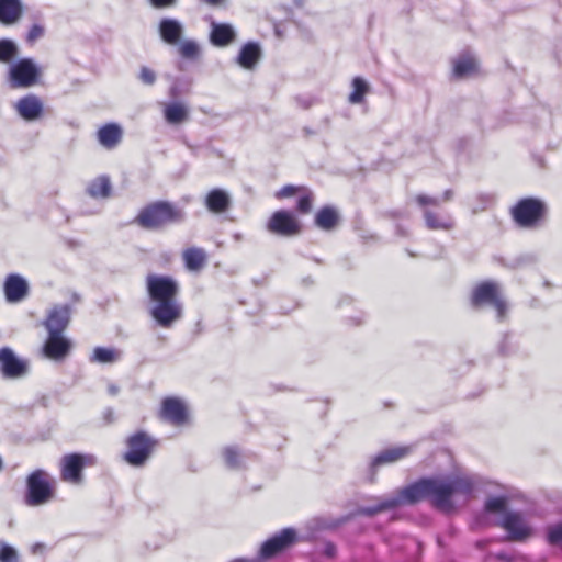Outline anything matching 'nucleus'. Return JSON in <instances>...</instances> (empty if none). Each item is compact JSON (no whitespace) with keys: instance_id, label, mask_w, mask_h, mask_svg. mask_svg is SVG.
I'll use <instances>...</instances> for the list:
<instances>
[{"instance_id":"obj_26","label":"nucleus","mask_w":562,"mask_h":562,"mask_svg":"<svg viewBox=\"0 0 562 562\" xmlns=\"http://www.w3.org/2000/svg\"><path fill=\"white\" fill-rule=\"evenodd\" d=\"M182 24L178 20L166 18L160 21L159 33L166 43L171 45L177 44L182 35Z\"/></svg>"},{"instance_id":"obj_45","label":"nucleus","mask_w":562,"mask_h":562,"mask_svg":"<svg viewBox=\"0 0 562 562\" xmlns=\"http://www.w3.org/2000/svg\"><path fill=\"white\" fill-rule=\"evenodd\" d=\"M43 34H44V29L41 25L35 24L29 31L26 40L30 43H33L34 41H36L37 38L43 36Z\"/></svg>"},{"instance_id":"obj_15","label":"nucleus","mask_w":562,"mask_h":562,"mask_svg":"<svg viewBox=\"0 0 562 562\" xmlns=\"http://www.w3.org/2000/svg\"><path fill=\"white\" fill-rule=\"evenodd\" d=\"M3 291L7 302L19 303L29 294V283L20 274H9L3 283Z\"/></svg>"},{"instance_id":"obj_5","label":"nucleus","mask_w":562,"mask_h":562,"mask_svg":"<svg viewBox=\"0 0 562 562\" xmlns=\"http://www.w3.org/2000/svg\"><path fill=\"white\" fill-rule=\"evenodd\" d=\"M26 487V504L38 506L53 498L55 482L45 471L36 470L29 475Z\"/></svg>"},{"instance_id":"obj_13","label":"nucleus","mask_w":562,"mask_h":562,"mask_svg":"<svg viewBox=\"0 0 562 562\" xmlns=\"http://www.w3.org/2000/svg\"><path fill=\"white\" fill-rule=\"evenodd\" d=\"M413 452V446L386 448L375 454L370 462V481L373 482L378 470L386 464L395 463Z\"/></svg>"},{"instance_id":"obj_10","label":"nucleus","mask_w":562,"mask_h":562,"mask_svg":"<svg viewBox=\"0 0 562 562\" xmlns=\"http://www.w3.org/2000/svg\"><path fill=\"white\" fill-rule=\"evenodd\" d=\"M296 541V531L293 528H284L271 538L267 539L260 547L259 557L271 559L290 548Z\"/></svg>"},{"instance_id":"obj_37","label":"nucleus","mask_w":562,"mask_h":562,"mask_svg":"<svg viewBox=\"0 0 562 562\" xmlns=\"http://www.w3.org/2000/svg\"><path fill=\"white\" fill-rule=\"evenodd\" d=\"M179 54L186 59H195L200 55V47L193 40H187L180 43L178 47Z\"/></svg>"},{"instance_id":"obj_27","label":"nucleus","mask_w":562,"mask_h":562,"mask_svg":"<svg viewBox=\"0 0 562 562\" xmlns=\"http://www.w3.org/2000/svg\"><path fill=\"white\" fill-rule=\"evenodd\" d=\"M374 499L375 504L369 506H360L357 509V513L366 517H373L382 512L397 508V503L394 501L392 494L382 497H375Z\"/></svg>"},{"instance_id":"obj_34","label":"nucleus","mask_w":562,"mask_h":562,"mask_svg":"<svg viewBox=\"0 0 562 562\" xmlns=\"http://www.w3.org/2000/svg\"><path fill=\"white\" fill-rule=\"evenodd\" d=\"M122 352L115 348L97 347L93 349L91 361L113 363L121 359Z\"/></svg>"},{"instance_id":"obj_17","label":"nucleus","mask_w":562,"mask_h":562,"mask_svg":"<svg viewBox=\"0 0 562 562\" xmlns=\"http://www.w3.org/2000/svg\"><path fill=\"white\" fill-rule=\"evenodd\" d=\"M206 210L213 214H222L227 212L232 206L231 194L221 188L212 189L204 198Z\"/></svg>"},{"instance_id":"obj_41","label":"nucleus","mask_w":562,"mask_h":562,"mask_svg":"<svg viewBox=\"0 0 562 562\" xmlns=\"http://www.w3.org/2000/svg\"><path fill=\"white\" fill-rule=\"evenodd\" d=\"M547 539L550 544L562 546V522L548 528Z\"/></svg>"},{"instance_id":"obj_16","label":"nucleus","mask_w":562,"mask_h":562,"mask_svg":"<svg viewBox=\"0 0 562 562\" xmlns=\"http://www.w3.org/2000/svg\"><path fill=\"white\" fill-rule=\"evenodd\" d=\"M502 527L508 532L509 538L516 541L525 540L531 533V529L526 524L522 516L514 512L505 514Z\"/></svg>"},{"instance_id":"obj_43","label":"nucleus","mask_w":562,"mask_h":562,"mask_svg":"<svg viewBox=\"0 0 562 562\" xmlns=\"http://www.w3.org/2000/svg\"><path fill=\"white\" fill-rule=\"evenodd\" d=\"M138 79L146 86H153L156 82V72L147 66H142L139 69Z\"/></svg>"},{"instance_id":"obj_23","label":"nucleus","mask_w":562,"mask_h":562,"mask_svg":"<svg viewBox=\"0 0 562 562\" xmlns=\"http://www.w3.org/2000/svg\"><path fill=\"white\" fill-rule=\"evenodd\" d=\"M210 41L214 46L224 47L235 40V30L231 24L212 22Z\"/></svg>"},{"instance_id":"obj_31","label":"nucleus","mask_w":562,"mask_h":562,"mask_svg":"<svg viewBox=\"0 0 562 562\" xmlns=\"http://www.w3.org/2000/svg\"><path fill=\"white\" fill-rule=\"evenodd\" d=\"M338 213L333 206H324L315 214V225L323 231H331L338 223Z\"/></svg>"},{"instance_id":"obj_22","label":"nucleus","mask_w":562,"mask_h":562,"mask_svg":"<svg viewBox=\"0 0 562 562\" xmlns=\"http://www.w3.org/2000/svg\"><path fill=\"white\" fill-rule=\"evenodd\" d=\"M68 341L61 335H50L43 346V353L45 357L59 360L63 359L68 351Z\"/></svg>"},{"instance_id":"obj_25","label":"nucleus","mask_w":562,"mask_h":562,"mask_svg":"<svg viewBox=\"0 0 562 562\" xmlns=\"http://www.w3.org/2000/svg\"><path fill=\"white\" fill-rule=\"evenodd\" d=\"M182 259L187 270L198 272L206 265L207 255L203 248L189 247L183 250Z\"/></svg>"},{"instance_id":"obj_32","label":"nucleus","mask_w":562,"mask_h":562,"mask_svg":"<svg viewBox=\"0 0 562 562\" xmlns=\"http://www.w3.org/2000/svg\"><path fill=\"white\" fill-rule=\"evenodd\" d=\"M20 0H0V21L4 24L14 23L21 15Z\"/></svg>"},{"instance_id":"obj_19","label":"nucleus","mask_w":562,"mask_h":562,"mask_svg":"<svg viewBox=\"0 0 562 562\" xmlns=\"http://www.w3.org/2000/svg\"><path fill=\"white\" fill-rule=\"evenodd\" d=\"M161 415L164 419L172 425H181L187 418L184 405L180 400L175 397H168L162 401Z\"/></svg>"},{"instance_id":"obj_47","label":"nucleus","mask_w":562,"mask_h":562,"mask_svg":"<svg viewBox=\"0 0 562 562\" xmlns=\"http://www.w3.org/2000/svg\"><path fill=\"white\" fill-rule=\"evenodd\" d=\"M154 8H168L176 4L177 0H149Z\"/></svg>"},{"instance_id":"obj_2","label":"nucleus","mask_w":562,"mask_h":562,"mask_svg":"<svg viewBox=\"0 0 562 562\" xmlns=\"http://www.w3.org/2000/svg\"><path fill=\"white\" fill-rule=\"evenodd\" d=\"M427 479L430 504L447 513L453 510L459 503L468 502L484 484L483 477L476 474H452Z\"/></svg>"},{"instance_id":"obj_56","label":"nucleus","mask_w":562,"mask_h":562,"mask_svg":"<svg viewBox=\"0 0 562 562\" xmlns=\"http://www.w3.org/2000/svg\"><path fill=\"white\" fill-rule=\"evenodd\" d=\"M2 468H3V460H2V458L0 457V471L2 470Z\"/></svg>"},{"instance_id":"obj_1","label":"nucleus","mask_w":562,"mask_h":562,"mask_svg":"<svg viewBox=\"0 0 562 562\" xmlns=\"http://www.w3.org/2000/svg\"><path fill=\"white\" fill-rule=\"evenodd\" d=\"M146 291L153 302L148 313L156 325L171 328L183 314L182 304L177 299L178 282L169 276L150 273L146 277Z\"/></svg>"},{"instance_id":"obj_52","label":"nucleus","mask_w":562,"mask_h":562,"mask_svg":"<svg viewBox=\"0 0 562 562\" xmlns=\"http://www.w3.org/2000/svg\"><path fill=\"white\" fill-rule=\"evenodd\" d=\"M452 194H453V192H452L451 190H449V189H448V190H446V191L443 192V194H442V199H441V200L439 199V201H440V202H441V201H449V200L452 198Z\"/></svg>"},{"instance_id":"obj_55","label":"nucleus","mask_w":562,"mask_h":562,"mask_svg":"<svg viewBox=\"0 0 562 562\" xmlns=\"http://www.w3.org/2000/svg\"><path fill=\"white\" fill-rule=\"evenodd\" d=\"M234 238H235L236 240L241 239V234H239V233L235 234V235H234Z\"/></svg>"},{"instance_id":"obj_4","label":"nucleus","mask_w":562,"mask_h":562,"mask_svg":"<svg viewBox=\"0 0 562 562\" xmlns=\"http://www.w3.org/2000/svg\"><path fill=\"white\" fill-rule=\"evenodd\" d=\"M157 440L145 431H137L126 438V451L124 461L135 468L143 467L150 458Z\"/></svg>"},{"instance_id":"obj_21","label":"nucleus","mask_w":562,"mask_h":562,"mask_svg":"<svg viewBox=\"0 0 562 562\" xmlns=\"http://www.w3.org/2000/svg\"><path fill=\"white\" fill-rule=\"evenodd\" d=\"M69 318H70V311L67 306L54 308L49 313V315L45 322V326L48 330V334L61 335L65 331V329L67 328Z\"/></svg>"},{"instance_id":"obj_18","label":"nucleus","mask_w":562,"mask_h":562,"mask_svg":"<svg viewBox=\"0 0 562 562\" xmlns=\"http://www.w3.org/2000/svg\"><path fill=\"white\" fill-rule=\"evenodd\" d=\"M14 109L25 121H35L41 117L43 103L35 94H27L16 101Z\"/></svg>"},{"instance_id":"obj_7","label":"nucleus","mask_w":562,"mask_h":562,"mask_svg":"<svg viewBox=\"0 0 562 562\" xmlns=\"http://www.w3.org/2000/svg\"><path fill=\"white\" fill-rule=\"evenodd\" d=\"M471 303L475 307L483 305L493 306L499 321L504 319L508 310L506 301L499 293L498 284L492 281L482 282L473 289Z\"/></svg>"},{"instance_id":"obj_28","label":"nucleus","mask_w":562,"mask_h":562,"mask_svg":"<svg viewBox=\"0 0 562 562\" xmlns=\"http://www.w3.org/2000/svg\"><path fill=\"white\" fill-rule=\"evenodd\" d=\"M97 464V457L91 453L72 452V485L82 483V470Z\"/></svg>"},{"instance_id":"obj_24","label":"nucleus","mask_w":562,"mask_h":562,"mask_svg":"<svg viewBox=\"0 0 562 562\" xmlns=\"http://www.w3.org/2000/svg\"><path fill=\"white\" fill-rule=\"evenodd\" d=\"M261 57V48L258 43L248 42L236 57V63L244 69H252Z\"/></svg>"},{"instance_id":"obj_38","label":"nucleus","mask_w":562,"mask_h":562,"mask_svg":"<svg viewBox=\"0 0 562 562\" xmlns=\"http://www.w3.org/2000/svg\"><path fill=\"white\" fill-rule=\"evenodd\" d=\"M18 48L16 45L9 40H1L0 41V61L1 63H9L15 55H16Z\"/></svg>"},{"instance_id":"obj_49","label":"nucleus","mask_w":562,"mask_h":562,"mask_svg":"<svg viewBox=\"0 0 562 562\" xmlns=\"http://www.w3.org/2000/svg\"><path fill=\"white\" fill-rule=\"evenodd\" d=\"M103 417L105 419L106 423H112L113 422V411L112 408H106L103 413Z\"/></svg>"},{"instance_id":"obj_30","label":"nucleus","mask_w":562,"mask_h":562,"mask_svg":"<svg viewBox=\"0 0 562 562\" xmlns=\"http://www.w3.org/2000/svg\"><path fill=\"white\" fill-rule=\"evenodd\" d=\"M477 69L475 58L470 54H462L453 60V76L464 78L474 74Z\"/></svg>"},{"instance_id":"obj_44","label":"nucleus","mask_w":562,"mask_h":562,"mask_svg":"<svg viewBox=\"0 0 562 562\" xmlns=\"http://www.w3.org/2000/svg\"><path fill=\"white\" fill-rule=\"evenodd\" d=\"M303 188L295 187L293 184H288L281 188L277 193V199H285L294 195L297 192H301Z\"/></svg>"},{"instance_id":"obj_8","label":"nucleus","mask_w":562,"mask_h":562,"mask_svg":"<svg viewBox=\"0 0 562 562\" xmlns=\"http://www.w3.org/2000/svg\"><path fill=\"white\" fill-rule=\"evenodd\" d=\"M42 68L31 58H22L11 64L9 80L14 88H29L38 83Z\"/></svg>"},{"instance_id":"obj_14","label":"nucleus","mask_w":562,"mask_h":562,"mask_svg":"<svg viewBox=\"0 0 562 562\" xmlns=\"http://www.w3.org/2000/svg\"><path fill=\"white\" fill-rule=\"evenodd\" d=\"M0 370L7 378H20L27 372V362L20 359L10 348L0 349Z\"/></svg>"},{"instance_id":"obj_29","label":"nucleus","mask_w":562,"mask_h":562,"mask_svg":"<svg viewBox=\"0 0 562 562\" xmlns=\"http://www.w3.org/2000/svg\"><path fill=\"white\" fill-rule=\"evenodd\" d=\"M164 117L168 124H181L188 120L189 109L181 102L169 103L164 109Z\"/></svg>"},{"instance_id":"obj_9","label":"nucleus","mask_w":562,"mask_h":562,"mask_svg":"<svg viewBox=\"0 0 562 562\" xmlns=\"http://www.w3.org/2000/svg\"><path fill=\"white\" fill-rule=\"evenodd\" d=\"M428 479L422 477L402 488L396 490L392 495L397 507L415 505L424 499L429 501Z\"/></svg>"},{"instance_id":"obj_50","label":"nucleus","mask_w":562,"mask_h":562,"mask_svg":"<svg viewBox=\"0 0 562 562\" xmlns=\"http://www.w3.org/2000/svg\"><path fill=\"white\" fill-rule=\"evenodd\" d=\"M108 392H109V394L114 396L119 393V386L115 384H109Z\"/></svg>"},{"instance_id":"obj_57","label":"nucleus","mask_w":562,"mask_h":562,"mask_svg":"<svg viewBox=\"0 0 562 562\" xmlns=\"http://www.w3.org/2000/svg\"><path fill=\"white\" fill-rule=\"evenodd\" d=\"M397 231L400 234L404 235V232H402L401 227H397Z\"/></svg>"},{"instance_id":"obj_46","label":"nucleus","mask_w":562,"mask_h":562,"mask_svg":"<svg viewBox=\"0 0 562 562\" xmlns=\"http://www.w3.org/2000/svg\"><path fill=\"white\" fill-rule=\"evenodd\" d=\"M61 476L64 480L70 479V454H66L61 459Z\"/></svg>"},{"instance_id":"obj_12","label":"nucleus","mask_w":562,"mask_h":562,"mask_svg":"<svg viewBox=\"0 0 562 562\" xmlns=\"http://www.w3.org/2000/svg\"><path fill=\"white\" fill-rule=\"evenodd\" d=\"M416 202L424 209L425 223L429 229L449 231L453 227V221L450 216H442L427 209L428 205L438 206L440 204L439 198L418 194Z\"/></svg>"},{"instance_id":"obj_11","label":"nucleus","mask_w":562,"mask_h":562,"mask_svg":"<svg viewBox=\"0 0 562 562\" xmlns=\"http://www.w3.org/2000/svg\"><path fill=\"white\" fill-rule=\"evenodd\" d=\"M267 229L274 235L291 237L300 234L301 225L290 211L280 210L271 215Z\"/></svg>"},{"instance_id":"obj_42","label":"nucleus","mask_w":562,"mask_h":562,"mask_svg":"<svg viewBox=\"0 0 562 562\" xmlns=\"http://www.w3.org/2000/svg\"><path fill=\"white\" fill-rule=\"evenodd\" d=\"M0 562H19L15 549L9 544L0 543Z\"/></svg>"},{"instance_id":"obj_20","label":"nucleus","mask_w":562,"mask_h":562,"mask_svg":"<svg viewBox=\"0 0 562 562\" xmlns=\"http://www.w3.org/2000/svg\"><path fill=\"white\" fill-rule=\"evenodd\" d=\"M123 138V130L116 123H108L97 132L99 144L106 149H114Z\"/></svg>"},{"instance_id":"obj_53","label":"nucleus","mask_w":562,"mask_h":562,"mask_svg":"<svg viewBox=\"0 0 562 562\" xmlns=\"http://www.w3.org/2000/svg\"><path fill=\"white\" fill-rule=\"evenodd\" d=\"M363 319H364V315L363 314H360L358 315L355 319H353V324L355 325H360L363 323Z\"/></svg>"},{"instance_id":"obj_36","label":"nucleus","mask_w":562,"mask_h":562,"mask_svg":"<svg viewBox=\"0 0 562 562\" xmlns=\"http://www.w3.org/2000/svg\"><path fill=\"white\" fill-rule=\"evenodd\" d=\"M369 91V86L361 77H356L352 80V92L348 100L352 104H359L364 100V95Z\"/></svg>"},{"instance_id":"obj_48","label":"nucleus","mask_w":562,"mask_h":562,"mask_svg":"<svg viewBox=\"0 0 562 562\" xmlns=\"http://www.w3.org/2000/svg\"><path fill=\"white\" fill-rule=\"evenodd\" d=\"M324 554L329 557V558H334L337 553V548L335 546V543L330 542V541H327L325 544H324Z\"/></svg>"},{"instance_id":"obj_39","label":"nucleus","mask_w":562,"mask_h":562,"mask_svg":"<svg viewBox=\"0 0 562 562\" xmlns=\"http://www.w3.org/2000/svg\"><path fill=\"white\" fill-rule=\"evenodd\" d=\"M301 192L302 194L297 200L296 210L302 214H307L312 210L313 193L305 188H303Z\"/></svg>"},{"instance_id":"obj_54","label":"nucleus","mask_w":562,"mask_h":562,"mask_svg":"<svg viewBox=\"0 0 562 562\" xmlns=\"http://www.w3.org/2000/svg\"><path fill=\"white\" fill-rule=\"evenodd\" d=\"M233 562H258L257 560H248V559H236Z\"/></svg>"},{"instance_id":"obj_51","label":"nucleus","mask_w":562,"mask_h":562,"mask_svg":"<svg viewBox=\"0 0 562 562\" xmlns=\"http://www.w3.org/2000/svg\"><path fill=\"white\" fill-rule=\"evenodd\" d=\"M44 544L43 543H35L32 546V552L33 553H38V552H42L44 550Z\"/></svg>"},{"instance_id":"obj_35","label":"nucleus","mask_w":562,"mask_h":562,"mask_svg":"<svg viewBox=\"0 0 562 562\" xmlns=\"http://www.w3.org/2000/svg\"><path fill=\"white\" fill-rule=\"evenodd\" d=\"M223 458L227 468L238 470L244 464V454L237 447H226L223 449Z\"/></svg>"},{"instance_id":"obj_33","label":"nucleus","mask_w":562,"mask_h":562,"mask_svg":"<svg viewBox=\"0 0 562 562\" xmlns=\"http://www.w3.org/2000/svg\"><path fill=\"white\" fill-rule=\"evenodd\" d=\"M111 191L112 186L106 176L95 178L87 187V192L94 199H108L111 195Z\"/></svg>"},{"instance_id":"obj_6","label":"nucleus","mask_w":562,"mask_h":562,"mask_svg":"<svg viewBox=\"0 0 562 562\" xmlns=\"http://www.w3.org/2000/svg\"><path fill=\"white\" fill-rule=\"evenodd\" d=\"M547 211L546 204L535 198L519 200L510 210L514 222L522 228L536 227Z\"/></svg>"},{"instance_id":"obj_40","label":"nucleus","mask_w":562,"mask_h":562,"mask_svg":"<svg viewBox=\"0 0 562 562\" xmlns=\"http://www.w3.org/2000/svg\"><path fill=\"white\" fill-rule=\"evenodd\" d=\"M505 507H506V497H504V496L490 497L485 502V509L490 513L504 512Z\"/></svg>"},{"instance_id":"obj_3","label":"nucleus","mask_w":562,"mask_h":562,"mask_svg":"<svg viewBox=\"0 0 562 562\" xmlns=\"http://www.w3.org/2000/svg\"><path fill=\"white\" fill-rule=\"evenodd\" d=\"M186 220V212L169 201L151 202L139 210L134 223L147 231H160Z\"/></svg>"}]
</instances>
